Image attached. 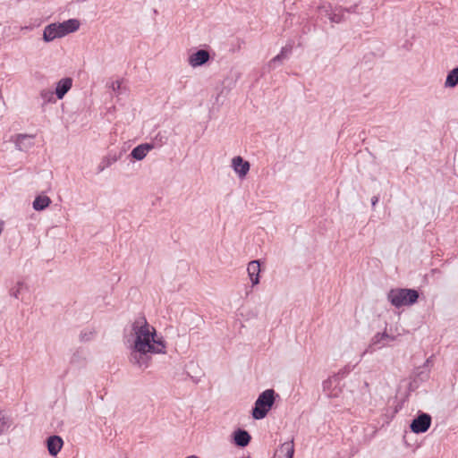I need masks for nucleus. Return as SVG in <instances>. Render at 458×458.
<instances>
[{"label":"nucleus","mask_w":458,"mask_h":458,"mask_svg":"<svg viewBox=\"0 0 458 458\" xmlns=\"http://www.w3.org/2000/svg\"><path fill=\"white\" fill-rule=\"evenodd\" d=\"M80 336H81V339L82 341H89V340H90L92 338L93 332H88V333L87 332H85V333L82 332V333H81Z\"/></svg>","instance_id":"393cba45"},{"label":"nucleus","mask_w":458,"mask_h":458,"mask_svg":"<svg viewBox=\"0 0 458 458\" xmlns=\"http://www.w3.org/2000/svg\"><path fill=\"white\" fill-rule=\"evenodd\" d=\"M355 6L353 7H350V8H344V12H347V13H354L355 12Z\"/></svg>","instance_id":"c85d7f7f"},{"label":"nucleus","mask_w":458,"mask_h":458,"mask_svg":"<svg viewBox=\"0 0 458 458\" xmlns=\"http://www.w3.org/2000/svg\"><path fill=\"white\" fill-rule=\"evenodd\" d=\"M275 394L273 389H267L259 395L251 413L255 420H262L267 416L275 403Z\"/></svg>","instance_id":"20e7f679"},{"label":"nucleus","mask_w":458,"mask_h":458,"mask_svg":"<svg viewBox=\"0 0 458 458\" xmlns=\"http://www.w3.org/2000/svg\"><path fill=\"white\" fill-rule=\"evenodd\" d=\"M330 21L334 23H340L344 21V8L343 7H335L330 17Z\"/></svg>","instance_id":"aec40b11"},{"label":"nucleus","mask_w":458,"mask_h":458,"mask_svg":"<svg viewBox=\"0 0 458 458\" xmlns=\"http://www.w3.org/2000/svg\"><path fill=\"white\" fill-rule=\"evenodd\" d=\"M291 52V48L283 47L280 54L272 58L269 62V66L274 68L277 63H281L283 59H284L287 55Z\"/></svg>","instance_id":"6ab92c4d"},{"label":"nucleus","mask_w":458,"mask_h":458,"mask_svg":"<svg viewBox=\"0 0 458 458\" xmlns=\"http://www.w3.org/2000/svg\"><path fill=\"white\" fill-rule=\"evenodd\" d=\"M124 337L130 347V362L140 369H147L151 360L150 354L166 352V344L162 336L157 335L154 327L143 315L134 318L130 330L124 329Z\"/></svg>","instance_id":"f257e3e1"},{"label":"nucleus","mask_w":458,"mask_h":458,"mask_svg":"<svg viewBox=\"0 0 458 458\" xmlns=\"http://www.w3.org/2000/svg\"><path fill=\"white\" fill-rule=\"evenodd\" d=\"M153 148L152 144H140L132 149L131 156L136 160H142Z\"/></svg>","instance_id":"4468645a"},{"label":"nucleus","mask_w":458,"mask_h":458,"mask_svg":"<svg viewBox=\"0 0 458 458\" xmlns=\"http://www.w3.org/2000/svg\"><path fill=\"white\" fill-rule=\"evenodd\" d=\"M12 421L4 411H0V435L11 427Z\"/></svg>","instance_id":"f3484780"},{"label":"nucleus","mask_w":458,"mask_h":458,"mask_svg":"<svg viewBox=\"0 0 458 458\" xmlns=\"http://www.w3.org/2000/svg\"><path fill=\"white\" fill-rule=\"evenodd\" d=\"M458 85V66L448 72L445 86L446 88H454Z\"/></svg>","instance_id":"dca6fc26"},{"label":"nucleus","mask_w":458,"mask_h":458,"mask_svg":"<svg viewBox=\"0 0 458 458\" xmlns=\"http://www.w3.org/2000/svg\"><path fill=\"white\" fill-rule=\"evenodd\" d=\"M111 89L114 93H122V82L120 81H113L111 84Z\"/></svg>","instance_id":"b1692460"},{"label":"nucleus","mask_w":458,"mask_h":458,"mask_svg":"<svg viewBox=\"0 0 458 458\" xmlns=\"http://www.w3.org/2000/svg\"><path fill=\"white\" fill-rule=\"evenodd\" d=\"M34 135L18 134L14 140L16 148L21 151H26L33 146Z\"/></svg>","instance_id":"9d476101"},{"label":"nucleus","mask_w":458,"mask_h":458,"mask_svg":"<svg viewBox=\"0 0 458 458\" xmlns=\"http://www.w3.org/2000/svg\"><path fill=\"white\" fill-rule=\"evenodd\" d=\"M64 445L63 439L59 436H51L47 439L48 453L52 456H56L61 451Z\"/></svg>","instance_id":"1a4fd4ad"},{"label":"nucleus","mask_w":458,"mask_h":458,"mask_svg":"<svg viewBox=\"0 0 458 458\" xmlns=\"http://www.w3.org/2000/svg\"><path fill=\"white\" fill-rule=\"evenodd\" d=\"M55 96V91H53L49 89H45L40 91V97L43 99L44 105L47 104V103H55L56 98Z\"/></svg>","instance_id":"a211bd4d"},{"label":"nucleus","mask_w":458,"mask_h":458,"mask_svg":"<svg viewBox=\"0 0 458 458\" xmlns=\"http://www.w3.org/2000/svg\"><path fill=\"white\" fill-rule=\"evenodd\" d=\"M80 28V22L76 19H70L62 23H51L45 27L43 39L46 42L66 36L76 31Z\"/></svg>","instance_id":"f03ea898"},{"label":"nucleus","mask_w":458,"mask_h":458,"mask_svg":"<svg viewBox=\"0 0 458 458\" xmlns=\"http://www.w3.org/2000/svg\"><path fill=\"white\" fill-rule=\"evenodd\" d=\"M72 86V78H63L56 83L55 87V97L57 99H63L65 94L71 89Z\"/></svg>","instance_id":"6e6552de"},{"label":"nucleus","mask_w":458,"mask_h":458,"mask_svg":"<svg viewBox=\"0 0 458 458\" xmlns=\"http://www.w3.org/2000/svg\"><path fill=\"white\" fill-rule=\"evenodd\" d=\"M50 203L51 199L49 197L39 195L33 201V208L37 211L44 210Z\"/></svg>","instance_id":"2eb2a0df"},{"label":"nucleus","mask_w":458,"mask_h":458,"mask_svg":"<svg viewBox=\"0 0 458 458\" xmlns=\"http://www.w3.org/2000/svg\"><path fill=\"white\" fill-rule=\"evenodd\" d=\"M318 9L321 15L326 16L328 19H330L332 13L334 11V8L330 4H320Z\"/></svg>","instance_id":"4be33fe9"},{"label":"nucleus","mask_w":458,"mask_h":458,"mask_svg":"<svg viewBox=\"0 0 458 458\" xmlns=\"http://www.w3.org/2000/svg\"><path fill=\"white\" fill-rule=\"evenodd\" d=\"M117 161V158L115 156H107L105 157L100 164L98 165V172L104 171L106 167L110 166L112 164L115 163Z\"/></svg>","instance_id":"412c9836"},{"label":"nucleus","mask_w":458,"mask_h":458,"mask_svg":"<svg viewBox=\"0 0 458 458\" xmlns=\"http://www.w3.org/2000/svg\"><path fill=\"white\" fill-rule=\"evenodd\" d=\"M294 445L293 441L285 442L282 444L276 451V458H293Z\"/></svg>","instance_id":"f8f14e48"},{"label":"nucleus","mask_w":458,"mask_h":458,"mask_svg":"<svg viewBox=\"0 0 458 458\" xmlns=\"http://www.w3.org/2000/svg\"><path fill=\"white\" fill-rule=\"evenodd\" d=\"M247 272L252 286L259 283L260 264L259 260H252L248 264Z\"/></svg>","instance_id":"9b49d317"},{"label":"nucleus","mask_w":458,"mask_h":458,"mask_svg":"<svg viewBox=\"0 0 458 458\" xmlns=\"http://www.w3.org/2000/svg\"><path fill=\"white\" fill-rule=\"evenodd\" d=\"M245 458H251L250 456H246Z\"/></svg>","instance_id":"c756f323"},{"label":"nucleus","mask_w":458,"mask_h":458,"mask_svg":"<svg viewBox=\"0 0 458 458\" xmlns=\"http://www.w3.org/2000/svg\"><path fill=\"white\" fill-rule=\"evenodd\" d=\"M210 58L209 53L205 49H199L189 56V64L191 67L204 65Z\"/></svg>","instance_id":"423d86ee"},{"label":"nucleus","mask_w":458,"mask_h":458,"mask_svg":"<svg viewBox=\"0 0 458 458\" xmlns=\"http://www.w3.org/2000/svg\"><path fill=\"white\" fill-rule=\"evenodd\" d=\"M419 292L415 289L395 288L387 293L388 301L395 308L411 306L417 302Z\"/></svg>","instance_id":"7ed1b4c3"},{"label":"nucleus","mask_w":458,"mask_h":458,"mask_svg":"<svg viewBox=\"0 0 458 458\" xmlns=\"http://www.w3.org/2000/svg\"><path fill=\"white\" fill-rule=\"evenodd\" d=\"M250 439V435L244 429H237L233 433L234 443L240 447H245L248 445Z\"/></svg>","instance_id":"ddd939ff"},{"label":"nucleus","mask_w":458,"mask_h":458,"mask_svg":"<svg viewBox=\"0 0 458 458\" xmlns=\"http://www.w3.org/2000/svg\"><path fill=\"white\" fill-rule=\"evenodd\" d=\"M24 286L25 284L23 282H17L16 285L10 289V295L15 299H19L20 293Z\"/></svg>","instance_id":"5701e85b"},{"label":"nucleus","mask_w":458,"mask_h":458,"mask_svg":"<svg viewBox=\"0 0 458 458\" xmlns=\"http://www.w3.org/2000/svg\"><path fill=\"white\" fill-rule=\"evenodd\" d=\"M431 425V416L428 413H420L411 423V430L420 434L426 432Z\"/></svg>","instance_id":"39448f33"},{"label":"nucleus","mask_w":458,"mask_h":458,"mask_svg":"<svg viewBox=\"0 0 458 458\" xmlns=\"http://www.w3.org/2000/svg\"><path fill=\"white\" fill-rule=\"evenodd\" d=\"M377 337L383 338L384 340L385 339H390V340L394 339V337L390 336L386 332H384V333H377Z\"/></svg>","instance_id":"a878e982"},{"label":"nucleus","mask_w":458,"mask_h":458,"mask_svg":"<svg viewBox=\"0 0 458 458\" xmlns=\"http://www.w3.org/2000/svg\"><path fill=\"white\" fill-rule=\"evenodd\" d=\"M383 340H384L383 338L377 337V334L372 338V344H377L381 343Z\"/></svg>","instance_id":"bb28decb"},{"label":"nucleus","mask_w":458,"mask_h":458,"mask_svg":"<svg viewBox=\"0 0 458 458\" xmlns=\"http://www.w3.org/2000/svg\"><path fill=\"white\" fill-rule=\"evenodd\" d=\"M232 167L240 178H243L250 171V163L242 157L237 156L232 159Z\"/></svg>","instance_id":"0eeeda50"},{"label":"nucleus","mask_w":458,"mask_h":458,"mask_svg":"<svg viewBox=\"0 0 458 458\" xmlns=\"http://www.w3.org/2000/svg\"><path fill=\"white\" fill-rule=\"evenodd\" d=\"M377 202H378V197L377 196L372 197V199H371L372 206L374 207Z\"/></svg>","instance_id":"cd10ccee"}]
</instances>
